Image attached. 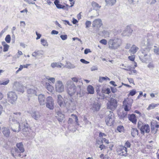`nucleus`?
<instances>
[{
    "label": "nucleus",
    "instance_id": "nucleus-44",
    "mask_svg": "<svg viewBox=\"0 0 159 159\" xmlns=\"http://www.w3.org/2000/svg\"><path fill=\"white\" fill-rule=\"evenodd\" d=\"M71 118L74 119H75V121L76 122V124H77L78 123V118L77 116H76L74 114H71Z\"/></svg>",
    "mask_w": 159,
    "mask_h": 159
},
{
    "label": "nucleus",
    "instance_id": "nucleus-8",
    "mask_svg": "<svg viewBox=\"0 0 159 159\" xmlns=\"http://www.w3.org/2000/svg\"><path fill=\"white\" fill-rule=\"evenodd\" d=\"M107 108L111 111L114 110L117 107V102L115 99L111 98L107 104Z\"/></svg>",
    "mask_w": 159,
    "mask_h": 159
},
{
    "label": "nucleus",
    "instance_id": "nucleus-48",
    "mask_svg": "<svg viewBox=\"0 0 159 159\" xmlns=\"http://www.w3.org/2000/svg\"><path fill=\"white\" fill-rule=\"evenodd\" d=\"M148 67L150 70H153L155 67V65L152 63L150 62L148 64Z\"/></svg>",
    "mask_w": 159,
    "mask_h": 159
},
{
    "label": "nucleus",
    "instance_id": "nucleus-57",
    "mask_svg": "<svg viewBox=\"0 0 159 159\" xmlns=\"http://www.w3.org/2000/svg\"><path fill=\"white\" fill-rule=\"evenodd\" d=\"M131 144L128 141H127L125 143V146L124 147H126V148H130L131 146Z\"/></svg>",
    "mask_w": 159,
    "mask_h": 159
},
{
    "label": "nucleus",
    "instance_id": "nucleus-59",
    "mask_svg": "<svg viewBox=\"0 0 159 159\" xmlns=\"http://www.w3.org/2000/svg\"><path fill=\"white\" fill-rule=\"evenodd\" d=\"M9 48V46L7 44L6 45L3 46V51L6 52L8 51V49Z\"/></svg>",
    "mask_w": 159,
    "mask_h": 159
},
{
    "label": "nucleus",
    "instance_id": "nucleus-17",
    "mask_svg": "<svg viewBox=\"0 0 159 159\" xmlns=\"http://www.w3.org/2000/svg\"><path fill=\"white\" fill-rule=\"evenodd\" d=\"M91 109L93 112L98 111L101 107L100 103L98 101L94 102L91 104Z\"/></svg>",
    "mask_w": 159,
    "mask_h": 159
},
{
    "label": "nucleus",
    "instance_id": "nucleus-7",
    "mask_svg": "<svg viewBox=\"0 0 159 159\" xmlns=\"http://www.w3.org/2000/svg\"><path fill=\"white\" fill-rule=\"evenodd\" d=\"M110 113L105 118V122L107 125L110 126L113 125L114 120V115L113 112L110 111Z\"/></svg>",
    "mask_w": 159,
    "mask_h": 159
},
{
    "label": "nucleus",
    "instance_id": "nucleus-60",
    "mask_svg": "<svg viewBox=\"0 0 159 159\" xmlns=\"http://www.w3.org/2000/svg\"><path fill=\"white\" fill-rule=\"evenodd\" d=\"M57 102L60 107H62L64 106V103L63 102V100H62V101Z\"/></svg>",
    "mask_w": 159,
    "mask_h": 159
},
{
    "label": "nucleus",
    "instance_id": "nucleus-33",
    "mask_svg": "<svg viewBox=\"0 0 159 159\" xmlns=\"http://www.w3.org/2000/svg\"><path fill=\"white\" fill-rule=\"evenodd\" d=\"M139 49V48L135 45H133L131 47L129 51L133 54L135 53Z\"/></svg>",
    "mask_w": 159,
    "mask_h": 159
},
{
    "label": "nucleus",
    "instance_id": "nucleus-56",
    "mask_svg": "<svg viewBox=\"0 0 159 159\" xmlns=\"http://www.w3.org/2000/svg\"><path fill=\"white\" fill-rule=\"evenodd\" d=\"M86 28H88L89 27L91 24V22L89 21H87L85 22Z\"/></svg>",
    "mask_w": 159,
    "mask_h": 159
},
{
    "label": "nucleus",
    "instance_id": "nucleus-6",
    "mask_svg": "<svg viewBox=\"0 0 159 159\" xmlns=\"http://www.w3.org/2000/svg\"><path fill=\"white\" fill-rule=\"evenodd\" d=\"M133 100L131 99L127 98L124 100L123 102V106L125 111L130 110Z\"/></svg>",
    "mask_w": 159,
    "mask_h": 159
},
{
    "label": "nucleus",
    "instance_id": "nucleus-9",
    "mask_svg": "<svg viewBox=\"0 0 159 159\" xmlns=\"http://www.w3.org/2000/svg\"><path fill=\"white\" fill-rule=\"evenodd\" d=\"M17 98V95L15 93L13 92H10L8 93L7 94L8 100L11 104H15Z\"/></svg>",
    "mask_w": 159,
    "mask_h": 159
},
{
    "label": "nucleus",
    "instance_id": "nucleus-16",
    "mask_svg": "<svg viewBox=\"0 0 159 159\" xmlns=\"http://www.w3.org/2000/svg\"><path fill=\"white\" fill-rule=\"evenodd\" d=\"M56 90L58 92H62L64 90V86L62 82L58 81L56 83Z\"/></svg>",
    "mask_w": 159,
    "mask_h": 159
},
{
    "label": "nucleus",
    "instance_id": "nucleus-27",
    "mask_svg": "<svg viewBox=\"0 0 159 159\" xmlns=\"http://www.w3.org/2000/svg\"><path fill=\"white\" fill-rule=\"evenodd\" d=\"M91 5L93 9L95 10L96 11L99 10L101 7V6L97 3L94 1L91 2Z\"/></svg>",
    "mask_w": 159,
    "mask_h": 159
},
{
    "label": "nucleus",
    "instance_id": "nucleus-52",
    "mask_svg": "<svg viewBox=\"0 0 159 159\" xmlns=\"http://www.w3.org/2000/svg\"><path fill=\"white\" fill-rule=\"evenodd\" d=\"M110 80V79L108 77H102L99 78V81L100 82H102V80Z\"/></svg>",
    "mask_w": 159,
    "mask_h": 159
},
{
    "label": "nucleus",
    "instance_id": "nucleus-40",
    "mask_svg": "<svg viewBox=\"0 0 159 159\" xmlns=\"http://www.w3.org/2000/svg\"><path fill=\"white\" fill-rule=\"evenodd\" d=\"M10 81L8 79L7 80H0V85H7L9 82Z\"/></svg>",
    "mask_w": 159,
    "mask_h": 159
},
{
    "label": "nucleus",
    "instance_id": "nucleus-62",
    "mask_svg": "<svg viewBox=\"0 0 159 159\" xmlns=\"http://www.w3.org/2000/svg\"><path fill=\"white\" fill-rule=\"evenodd\" d=\"M100 43L103 44L105 45L107 44V42L106 40L105 39H102L100 41Z\"/></svg>",
    "mask_w": 159,
    "mask_h": 159
},
{
    "label": "nucleus",
    "instance_id": "nucleus-41",
    "mask_svg": "<svg viewBox=\"0 0 159 159\" xmlns=\"http://www.w3.org/2000/svg\"><path fill=\"white\" fill-rule=\"evenodd\" d=\"M36 51L37 57H42L44 53L43 51Z\"/></svg>",
    "mask_w": 159,
    "mask_h": 159
},
{
    "label": "nucleus",
    "instance_id": "nucleus-4",
    "mask_svg": "<svg viewBox=\"0 0 159 159\" xmlns=\"http://www.w3.org/2000/svg\"><path fill=\"white\" fill-rule=\"evenodd\" d=\"M151 46L150 39L148 38L143 39L140 43L142 50L147 51V52H149L151 48Z\"/></svg>",
    "mask_w": 159,
    "mask_h": 159
},
{
    "label": "nucleus",
    "instance_id": "nucleus-15",
    "mask_svg": "<svg viewBox=\"0 0 159 159\" xmlns=\"http://www.w3.org/2000/svg\"><path fill=\"white\" fill-rule=\"evenodd\" d=\"M20 123L17 121L16 123H11L10 126L12 130L15 132H19L21 129Z\"/></svg>",
    "mask_w": 159,
    "mask_h": 159
},
{
    "label": "nucleus",
    "instance_id": "nucleus-25",
    "mask_svg": "<svg viewBox=\"0 0 159 159\" xmlns=\"http://www.w3.org/2000/svg\"><path fill=\"white\" fill-rule=\"evenodd\" d=\"M128 118L129 120L134 124H136L137 122V119L135 114H134L129 115Z\"/></svg>",
    "mask_w": 159,
    "mask_h": 159
},
{
    "label": "nucleus",
    "instance_id": "nucleus-24",
    "mask_svg": "<svg viewBox=\"0 0 159 159\" xmlns=\"http://www.w3.org/2000/svg\"><path fill=\"white\" fill-rule=\"evenodd\" d=\"M133 30L130 27H127L125 30L124 31L123 35L124 36H129Z\"/></svg>",
    "mask_w": 159,
    "mask_h": 159
},
{
    "label": "nucleus",
    "instance_id": "nucleus-3",
    "mask_svg": "<svg viewBox=\"0 0 159 159\" xmlns=\"http://www.w3.org/2000/svg\"><path fill=\"white\" fill-rule=\"evenodd\" d=\"M66 84L67 92L70 97H71L75 94L77 88L75 85L71 81H68Z\"/></svg>",
    "mask_w": 159,
    "mask_h": 159
},
{
    "label": "nucleus",
    "instance_id": "nucleus-43",
    "mask_svg": "<svg viewBox=\"0 0 159 159\" xmlns=\"http://www.w3.org/2000/svg\"><path fill=\"white\" fill-rule=\"evenodd\" d=\"M76 85H77L76 86L77 88H81V86L83 85V83L82 81V80L81 79H79L77 83H76Z\"/></svg>",
    "mask_w": 159,
    "mask_h": 159
},
{
    "label": "nucleus",
    "instance_id": "nucleus-55",
    "mask_svg": "<svg viewBox=\"0 0 159 159\" xmlns=\"http://www.w3.org/2000/svg\"><path fill=\"white\" fill-rule=\"evenodd\" d=\"M84 122L85 123V125H91V122H90L86 118L84 117Z\"/></svg>",
    "mask_w": 159,
    "mask_h": 159
},
{
    "label": "nucleus",
    "instance_id": "nucleus-35",
    "mask_svg": "<svg viewBox=\"0 0 159 159\" xmlns=\"http://www.w3.org/2000/svg\"><path fill=\"white\" fill-rule=\"evenodd\" d=\"M27 93L28 94L30 95V96L36 95V91L31 89H28L27 90Z\"/></svg>",
    "mask_w": 159,
    "mask_h": 159
},
{
    "label": "nucleus",
    "instance_id": "nucleus-58",
    "mask_svg": "<svg viewBox=\"0 0 159 159\" xmlns=\"http://www.w3.org/2000/svg\"><path fill=\"white\" fill-rule=\"evenodd\" d=\"M135 58V55H133L128 57L129 59L132 61H134Z\"/></svg>",
    "mask_w": 159,
    "mask_h": 159
},
{
    "label": "nucleus",
    "instance_id": "nucleus-23",
    "mask_svg": "<svg viewBox=\"0 0 159 159\" xmlns=\"http://www.w3.org/2000/svg\"><path fill=\"white\" fill-rule=\"evenodd\" d=\"M57 115L56 117L58 121L59 122H62L64 118V115L60 111L57 112Z\"/></svg>",
    "mask_w": 159,
    "mask_h": 159
},
{
    "label": "nucleus",
    "instance_id": "nucleus-11",
    "mask_svg": "<svg viewBox=\"0 0 159 159\" xmlns=\"http://www.w3.org/2000/svg\"><path fill=\"white\" fill-rule=\"evenodd\" d=\"M102 25V20L100 19L95 20L92 22V27L95 29V33L97 32Z\"/></svg>",
    "mask_w": 159,
    "mask_h": 159
},
{
    "label": "nucleus",
    "instance_id": "nucleus-22",
    "mask_svg": "<svg viewBox=\"0 0 159 159\" xmlns=\"http://www.w3.org/2000/svg\"><path fill=\"white\" fill-rule=\"evenodd\" d=\"M76 92L77 96L80 97L83 96L85 93V91L80 87L77 88Z\"/></svg>",
    "mask_w": 159,
    "mask_h": 159
},
{
    "label": "nucleus",
    "instance_id": "nucleus-20",
    "mask_svg": "<svg viewBox=\"0 0 159 159\" xmlns=\"http://www.w3.org/2000/svg\"><path fill=\"white\" fill-rule=\"evenodd\" d=\"M31 116L33 118L37 120L41 117V114L39 111H34L31 113Z\"/></svg>",
    "mask_w": 159,
    "mask_h": 159
},
{
    "label": "nucleus",
    "instance_id": "nucleus-26",
    "mask_svg": "<svg viewBox=\"0 0 159 159\" xmlns=\"http://www.w3.org/2000/svg\"><path fill=\"white\" fill-rule=\"evenodd\" d=\"M11 152L12 156L15 158H16L17 154L20 153L18 148H12L11 149Z\"/></svg>",
    "mask_w": 159,
    "mask_h": 159
},
{
    "label": "nucleus",
    "instance_id": "nucleus-37",
    "mask_svg": "<svg viewBox=\"0 0 159 159\" xmlns=\"http://www.w3.org/2000/svg\"><path fill=\"white\" fill-rule=\"evenodd\" d=\"M87 91L89 93L93 94L94 93V89L93 87L91 85L88 86L87 88Z\"/></svg>",
    "mask_w": 159,
    "mask_h": 159
},
{
    "label": "nucleus",
    "instance_id": "nucleus-51",
    "mask_svg": "<svg viewBox=\"0 0 159 159\" xmlns=\"http://www.w3.org/2000/svg\"><path fill=\"white\" fill-rule=\"evenodd\" d=\"M102 33L105 37H108L110 35V33L109 32L104 30L102 31Z\"/></svg>",
    "mask_w": 159,
    "mask_h": 159
},
{
    "label": "nucleus",
    "instance_id": "nucleus-12",
    "mask_svg": "<svg viewBox=\"0 0 159 159\" xmlns=\"http://www.w3.org/2000/svg\"><path fill=\"white\" fill-rule=\"evenodd\" d=\"M45 103L46 107L50 110H52L54 107V101L51 97L49 96L47 97Z\"/></svg>",
    "mask_w": 159,
    "mask_h": 159
},
{
    "label": "nucleus",
    "instance_id": "nucleus-38",
    "mask_svg": "<svg viewBox=\"0 0 159 159\" xmlns=\"http://www.w3.org/2000/svg\"><path fill=\"white\" fill-rule=\"evenodd\" d=\"M128 111H123L120 114H118L119 116H120V118L124 120V118L126 116L127 114Z\"/></svg>",
    "mask_w": 159,
    "mask_h": 159
},
{
    "label": "nucleus",
    "instance_id": "nucleus-28",
    "mask_svg": "<svg viewBox=\"0 0 159 159\" xmlns=\"http://www.w3.org/2000/svg\"><path fill=\"white\" fill-rule=\"evenodd\" d=\"M16 146L19 149V151L21 153H22L24 152L25 149L23 147V145L22 142L19 143H17L16 144Z\"/></svg>",
    "mask_w": 159,
    "mask_h": 159
},
{
    "label": "nucleus",
    "instance_id": "nucleus-54",
    "mask_svg": "<svg viewBox=\"0 0 159 159\" xmlns=\"http://www.w3.org/2000/svg\"><path fill=\"white\" fill-rule=\"evenodd\" d=\"M102 93H105L106 94H109L111 92L109 88H107L106 89L104 90H102Z\"/></svg>",
    "mask_w": 159,
    "mask_h": 159
},
{
    "label": "nucleus",
    "instance_id": "nucleus-47",
    "mask_svg": "<svg viewBox=\"0 0 159 159\" xmlns=\"http://www.w3.org/2000/svg\"><path fill=\"white\" fill-rule=\"evenodd\" d=\"M75 66L74 64H73L71 63L67 64V68L68 69H74L75 68Z\"/></svg>",
    "mask_w": 159,
    "mask_h": 159
},
{
    "label": "nucleus",
    "instance_id": "nucleus-2",
    "mask_svg": "<svg viewBox=\"0 0 159 159\" xmlns=\"http://www.w3.org/2000/svg\"><path fill=\"white\" fill-rule=\"evenodd\" d=\"M64 104L66 107L70 110H75L76 108V102L71 97H65Z\"/></svg>",
    "mask_w": 159,
    "mask_h": 159
},
{
    "label": "nucleus",
    "instance_id": "nucleus-36",
    "mask_svg": "<svg viewBox=\"0 0 159 159\" xmlns=\"http://www.w3.org/2000/svg\"><path fill=\"white\" fill-rule=\"evenodd\" d=\"M138 130L135 128H132L131 130V135L134 137L135 136L138 135Z\"/></svg>",
    "mask_w": 159,
    "mask_h": 159
},
{
    "label": "nucleus",
    "instance_id": "nucleus-10",
    "mask_svg": "<svg viewBox=\"0 0 159 159\" xmlns=\"http://www.w3.org/2000/svg\"><path fill=\"white\" fill-rule=\"evenodd\" d=\"M149 52H147V51L142 50L139 58L142 62H146L149 59L150 55Z\"/></svg>",
    "mask_w": 159,
    "mask_h": 159
},
{
    "label": "nucleus",
    "instance_id": "nucleus-53",
    "mask_svg": "<svg viewBox=\"0 0 159 159\" xmlns=\"http://www.w3.org/2000/svg\"><path fill=\"white\" fill-rule=\"evenodd\" d=\"M136 93V91L135 89H134L130 91L129 94L130 96H133Z\"/></svg>",
    "mask_w": 159,
    "mask_h": 159
},
{
    "label": "nucleus",
    "instance_id": "nucleus-50",
    "mask_svg": "<svg viewBox=\"0 0 159 159\" xmlns=\"http://www.w3.org/2000/svg\"><path fill=\"white\" fill-rule=\"evenodd\" d=\"M124 129V127L123 126H119L117 128V130L120 132H121L123 131Z\"/></svg>",
    "mask_w": 159,
    "mask_h": 159
},
{
    "label": "nucleus",
    "instance_id": "nucleus-45",
    "mask_svg": "<svg viewBox=\"0 0 159 159\" xmlns=\"http://www.w3.org/2000/svg\"><path fill=\"white\" fill-rule=\"evenodd\" d=\"M151 129L152 133L154 134H155L157 131V129L155 128L154 125H152L151 126Z\"/></svg>",
    "mask_w": 159,
    "mask_h": 159
},
{
    "label": "nucleus",
    "instance_id": "nucleus-34",
    "mask_svg": "<svg viewBox=\"0 0 159 159\" xmlns=\"http://www.w3.org/2000/svg\"><path fill=\"white\" fill-rule=\"evenodd\" d=\"M45 87L50 92H52L53 89V87L49 83H45Z\"/></svg>",
    "mask_w": 159,
    "mask_h": 159
},
{
    "label": "nucleus",
    "instance_id": "nucleus-1",
    "mask_svg": "<svg viewBox=\"0 0 159 159\" xmlns=\"http://www.w3.org/2000/svg\"><path fill=\"white\" fill-rule=\"evenodd\" d=\"M109 48L112 50H116L120 47L122 43L121 39L119 38H114L109 40L108 41Z\"/></svg>",
    "mask_w": 159,
    "mask_h": 159
},
{
    "label": "nucleus",
    "instance_id": "nucleus-42",
    "mask_svg": "<svg viewBox=\"0 0 159 159\" xmlns=\"http://www.w3.org/2000/svg\"><path fill=\"white\" fill-rule=\"evenodd\" d=\"M41 44L44 46H48V44L46 40L44 39H41Z\"/></svg>",
    "mask_w": 159,
    "mask_h": 159
},
{
    "label": "nucleus",
    "instance_id": "nucleus-13",
    "mask_svg": "<svg viewBox=\"0 0 159 159\" xmlns=\"http://www.w3.org/2000/svg\"><path fill=\"white\" fill-rule=\"evenodd\" d=\"M13 89L17 91L23 93L24 92V88L22 84L17 81L15 82L13 86Z\"/></svg>",
    "mask_w": 159,
    "mask_h": 159
},
{
    "label": "nucleus",
    "instance_id": "nucleus-46",
    "mask_svg": "<svg viewBox=\"0 0 159 159\" xmlns=\"http://www.w3.org/2000/svg\"><path fill=\"white\" fill-rule=\"evenodd\" d=\"M5 41L8 43H9L10 42L11 40V37L10 35H7L5 38Z\"/></svg>",
    "mask_w": 159,
    "mask_h": 159
},
{
    "label": "nucleus",
    "instance_id": "nucleus-30",
    "mask_svg": "<svg viewBox=\"0 0 159 159\" xmlns=\"http://www.w3.org/2000/svg\"><path fill=\"white\" fill-rule=\"evenodd\" d=\"M63 65H64L61 63L57 62L52 63L51 66L53 68H54L55 67L61 68L62 67V66H63Z\"/></svg>",
    "mask_w": 159,
    "mask_h": 159
},
{
    "label": "nucleus",
    "instance_id": "nucleus-5",
    "mask_svg": "<svg viewBox=\"0 0 159 159\" xmlns=\"http://www.w3.org/2000/svg\"><path fill=\"white\" fill-rule=\"evenodd\" d=\"M138 127L140 130L141 134L143 135L145 133H149L150 131L149 126L140 121L138 122Z\"/></svg>",
    "mask_w": 159,
    "mask_h": 159
},
{
    "label": "nucleus",
    "instance_id": "nucleus-49",
    "mask_svg": "<svg viewBox=\"0 0 159 159\" xmlns=\"http://www.w3.org/2000/svg\"><path fill=\"white\" fill-rule=\"evenodd\" d=\"M154 48L153 49V51L154 53L157 55H159V48H157L156 46H154Z\"/></svg>",
    "mask_w": 159,
    "mask_h": 159
},
{
    "label": "nucleus",
    "instance_id": "nucleus-14",
    "mask_svg": "<svg viewBox=\"0 0 159 159\" xmlns=\"http://www.w3.org/2000/svg\"><path fill=\"white\" fill-rule=\"evenodd\" d=\"M117 151L119 155L126 156L127 155V148L124 146H121L119 147L117 149Z\"/></svg>",
    "mask_w": 159,
    "mask_h": 159
},
{
    "label": "nucleus",
    "instance_id": "nucleus-29",
    "mask_svg": "<svg viewBox=\"0 0 159 159\" xmlns=\"http://www.w3.org/2000/svg\"><path fill=\"white\" fill-rule=\"evenodd\" d=\"M2 132L6 137H8L10 136V132L9 130L6 128H2Z\"/></svg>",
    "mask_w": 159,
    "mask_h": 159
},
{
    "label": "nucleus",
    "instance_id": "nucleus-64",
    "mask_svg": "<svg viewBox=\"0 0 159 159\" xmlns=\"http://www.w3.org/2000/svg\"><path fill=\"white\" fill-rule=\"evenodd\" d=\"M80 61L82 63L85 64H87L89 63V61H86L84 59H81L80 60Z\"/></svg>",
    "mask_w": 159,
    "mask_h": 159
},
{
    "label": "nucleus",
    "instance_id": "nucleus-32",
    "mask_svg": "<svg viewBox=\"0 0 159 159\" xmlns=\"http://www.w3.org/2000/svg\"><path fill=\"white\" fill-rule=\"evenodd\" d=\"M106 6H113L116 2V0H105Z\"/></svg>",
    "mask_w": 159,
    "mask_h": 159
},
{
    "label": "nucleus",
    "instance_id": "nucleus-18",
    "mask_svg": "<svg viewBox=\"0 0 159 159\" xmlns=\"http://www.w3.org/2000/svg\"><path fill=\"white\" fill-rule=\"evenodd\" d=\"M23 125L24 126L22 127V133L24 135L26 136L29 134L30 129L27 123H24Z\"/></svg>",
    "mask_w": 159,
    "mask_h": 159
},
{
    "label": "nucleus",
    "instance_id": "nucleus-39",
    "mask_svg": "<svg viewBox=\"0 0 159 159\" xmlns=\"http://www.w3.org/2000/svg\"><path fill=\"white\" fill-rule=\"evenodd\" d=\"M159 105V104H154L152 103L151 104L149 105L148 107L147 108V109L148 110H149L151 109H152L156 107H157Z\"/></svg>",
    "mask_w": 159,
    "mask_h": 159
},
{
    "label": "nucleus",
    "instance_id": "nucleus-61",
    "mask_svg": "<svg viewBox=\"0 0 159 159\" xmlns=\"http://www.w3.org/2000/svg\"><path fill=\"white\" fill-rule=\"evenodd\" d=\"M60 38L62 40H64L67 39V35L66 34L61 35L60 36Z\"/></svg>",
    "mask_w": 159,
    "mask_h": 159
},
{
    "label": "nucleus",
    "instance_id": "nucleus-21",
    "mask_svg": "<svg viewBox=\"0 0 159 159\" xmlns=\"http://www.w3.org/2000/svg\"><path fill=\"white\" fill-rule=\"evenodd\" d=\"M38 100L39 102L41 105H44L45 104V97L42 94H39L38 95Z\"/></svg>",
    "mask_w": 159,
    "mask_h": 159
},
{
    "label": "nucleus",
    "instance_id": "nucleus-19",
    "mask_svg": "<svg viewBox=\"0 0 159 159\" xmlns=\"http://www.w3.org/2000/svg\"><path fill=\"white\" fill-rule=\"evenodd\" d=\"M12 117L20 120V119L21 118V113L20 112L14 113L12 115L10 116L9 118L10 121L14 122L15 121V120L13 119Z\"/></svg>",
    "mask_w": 159,
    "mask_h": 159
},
{
    "label": "nucleus",
    "instance_id": "nucleus-31",
    "mask_svg": "<svg viewBox=\"0 0 159 159\" xmlns=\"http://www.w3.org/2000/svg\"><path fill=\"white\" fill-rule=\"evenodd\" d=\"M59 1L58 0H55L54 2V4L56 6L57 8L64 9L65 6L59 4Z\"/></svg>",
    "mask_w": 159,
    "mask_h": 159
},
{
    "label": "nucleus",
    "instance_id": "nucleus-63",
    "mask_svg": "<svg viewBox=\"0 0 159 159\" xmlns=\"http://www.w3.org/2000/svg\"><path fill=\"white\" fill-rule=\"evenodd\" d=\"M72 80L74 82H76V83H77L79 79L77 77H73L71 78Z\"/></svg>",
    "mask_w": 159,
    "mask_h": 159
}]
</instances>
